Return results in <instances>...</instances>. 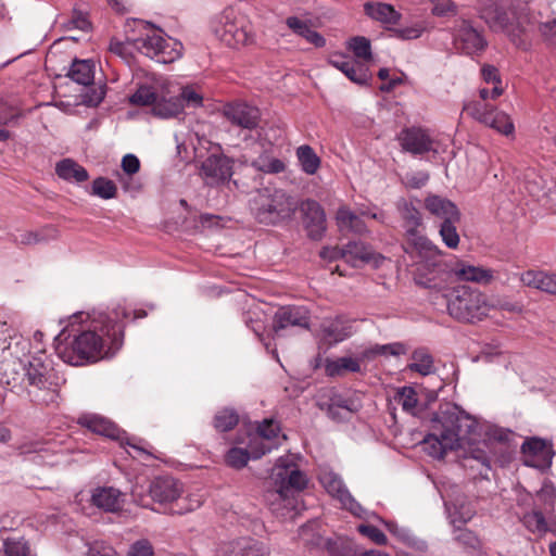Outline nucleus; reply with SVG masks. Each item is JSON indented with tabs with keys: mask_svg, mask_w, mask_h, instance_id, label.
<instances>
[{
	"mask_svg": "<svg viewBox=\"0 0 556 556\" xmlns=\"http://www.w3.org/2000/svg\"><path fill=\"white\" fill-rule=\"evenodd\" d=\"M143 311H130L118 304L110 315L104 312H78L70 317L59 337H73L71 343H58L55 351L66 364L84 366L113 356L123 345L124 319L142 318Z\"/></svg>",
	"mask_w": 556,
	"mask_h": 556,
	"instance_id": "1",
	"label": "nucleus"
},
{
	"mask_svg": "<svg viewBox=\"0 0 556 556\" xmlns=\"http://www.w3.org/2000/svg\"><path fill=\"white\" fill-rule=\"evenodd\" d=\"M507 432L496 426L480 422L475 417L456 408L437 414L430 432L422 441L425 452L433 458H443L447 451L463 450L465 456L489 466L492 441H504Z\"/></svg>",
	"mask_w": 556,
	"mask_h": 556,
	"instance_id": "2",
	"label": "nucleus"
},
{
	"mask_svg": "<svg viewBox=\"0 0 556 556\" xmlns=\"http://www.w3.org/2000/svg\"><path fill=\"white\" fill-rule=\"evenodd\" d=\"M172 85L165 80H156L151 85H140L130 96L132 105L150 106L151 113L160 118H172L182 113L185 108H201L203 96L192 86L180 88L178 96L170 90Z\"/></svg>",
	"mask_w": 556,
	"mask_h": 556,
	"instance_id": "3",
	"label": "nucleus"
},
{
	"mask_svg": "<svg viewBox=\"0 0 556 556\" xmlns=\"http://www.w3.org/2000/svg\"><path fill=\"white\" fill-rule=\"evenodd\" d=\"M397 208L405 222L406 252L414 260L415 279L418 283L428 286L432 280L429 276L441 263L442 252L427 237L416 231L421 223V215L412 203L403 200L399 203Z\"/></svg>",
	"mask_w": 556,
	"mask_h": 556,
	"instance_id": "4",
	"label": "nucleus"
},
{
	"mask_svg": "<svg viewBox=\"0 0 556 556\" xmlns=\"http://www.w3.org/2000/svg\"><path fill=\"white\" fill-rule=\"evenodd\" d=\"M276 490L266 495L270 509L282 518H292L296 508L294 492L304 490L307 485L306 476L298 469L292 456H283L277 460L273 471Z\"/></svg>",
	"mask_w": 556,
	"mask_h": 556,
	"instance_id": "5",
	"label": "nucleus"
},
{
	"mask_svg": "<svg viewBox=\"0 0 556 556\" xmlns=\"http://www.w3.org/2000/svg\"><path fill=\"white\" fill-rule=\"evenodd\" d=\"M481 18L495 31H504L516 43L532 28L527 5L521 0L490 1L481 9Z\"/></svg>",
	"mask_w": 556,
	"mask_h": 556,
	"instance_id": "6",
	"label": "nucleus"
},
{
	"mask_svg": "<svg viewBox=\"0 0 556 556\" xmlns=\"http://www.w3.org/2000/svg\"><path fill=\"white\" fill-rule=\"evenodd\" d=\"M25 388L28 395L38 404H58L60 397L59 378L53 369L40 356L24 361Z\"/></svg>",
	"mask_w": 556,
	"mask_h": 556,
	"instance_id": "7",
	"label": "nucleus"
},
{
	"mask_svg": "<svg viewBox=\"0 0 556 556\" xmlns=\"http://www.w3.org/2000/svg\"><path fill=\"white\" fill-rule=\"evenodd\" d=\"M250 210L255 219L265 225H276L291 216L295 203L285 190L265 187L251 197Z\"/></svg>",
	"mask_w": 556,
	"mask_h": 556,
	"instance_id": "8",
	"label": "nucleus"
},
{
	"mask_svg": "<svg viewBox=\"0 0 556 556\" xmlns=\"http://www.w3.org/2000/svg\"><path fill=\"white\" fill-rule=\"evenodd\" d=\"M135 24L144 33L132 39L134 49L164 64L172 63L181 56V42L168 37L162 29L154 28L147 22L135 21Z\"/></svg>",
	"mask_w": 556,
	"mask_h": 556,
	"instance_id": "9",
	"label": "nucleus"
},
{
	"mask_svg": "<svg viewBox=\"0 0 556 556\" xmlns=\"http://www.w3.org/2000/svg\"><path fill=\"white\" fill-rule=\"evenodd\" d=\"M447 312L459 321L481 320L489 312L485 295L478 289L458 286L446 294Z\"/></svg>",
	"mask_w": 556,
	"mask_h": 556,
	"instance_id": "10",
	"label": "nucleus"
},
{
	"mask_svg": "<svg viewBox=\"0 0 556 556\" xmlns=\"http://www.w3.org/2000/svg\"><path fill=\"white\" fill-rule=\"evenodd\" d=\"M17 451L37 465L56 466L65 462V452H70L71 446L65 435H49L24 442L18 445Z\"/></svg>",
	"mask_w": 556,
	"mask_h": 556,
	"instance_id": "11",
	"label": "nucleus"
},
{
	"mask_svg": "<svg viewBox=\"0 0 556 556\" xmlns=\"http://www.w3.org/2000/svg\"><path fill=\"white\" fill-rule=\"evenodd\" d=\"M213 31L230 48H238L253 41L251 26L243 18H238L232 10H225L214 21Z\"/></svg>",
	"mask_w": 556,
	"mask_h": 556,
	"instance_id": "12",
	"label": "nucleus"
},
{
	"mask_svg": "<svg viewBox=\"0 0 556 556\" xmlns=\"http://www.w3.org/2000/svg\"><path fill=\"white\" fill-rule=\"evenodd\" d=\"M464 111L479 123L502 135L510 136L515 132V126L510 116L489 104L472 101L464 105Z\"/></svg>",
	"mask_w": 556,
	"mask_h": 556,
	"instance_id": "13",
	"label": "nucleus"
},
{
	"mask_svg": "<svg viewBox=\"0 0 556 556\" xmlns=\"http://www.w3.org/2000/svg\"><path fill=\"white\" fill-rule=\"evenodd\" d=\"M78 424L97 434L117 440L122 445H128L138 454H144L148 456L150 455L149 452H147L142 446L135 442V439L130 440L126 438L124 431H122L114 422L103 416L97 414H85L79 417Z\"/></svg>",
	"mask_w": 556,
	"mask_h": 556,
	"instance_id": "14",
	"label": "nucleus"
},
{
	"mask_svg": "<svg viewBox=\"0 0 556 556\" xmlns=\"http://www.w3.org/2000/svg\"><path fill=\"white\" fill-rule=\"evenodd\" d=\"M319 481L327 493L337 498L344 509L362 519L369 517V514L355 501L337 473L324 470L319 473Z\"/></svg>",
	"mask_w": 556,
	"mask_h": 556,
	"instance_id": "15",
	"label": "nucleus"
},
{
	"mask_svg": "<svg viewBox=\"0 0 556 556\" xmlns=\"http://www.w3.org/2000/svg\"><path fill=\"white\" fill-rule=\"evenodd\" d=\"M233 162L225 155L212 154L201 165V175L204 182L211 187L229 184L233 175Z\"/></svg>",
	"mask_w": 556,
	"mask_h": 556,
	"instance_id": "16",
	"label": "nucleus"
},
{
	"mask_svg": "<svg viewBox=\"0 0 556 556\" xmlns=\"http://www.w3.org/2000/svg\"><path fill=\"white\" fill-rule=\"evenodd\" d=\"M523 464L540 470L551 467L554 456L552 444L540 438H530L521 445Z\"/></svg>",
	"mask_w": 556,
	"mask_h": 556,
	"instance_id": "17",
	"label": "nucleus"
},
{
	"mask_svg": "<svg viewBox=\"0 0 556 556\" xmlns=\"http://www.w3.org/2000/svg\"><path fill=\"white\" fill-rule=\"evenodd\" d=\"M223 114L232 125L243 130H253L260 123V111L245 102L228 103L223 109Z\"/></svg>",
	"mask_w": 556,
	"mask_h": 556,
	"instance_id": "18",
	"label": "nucleus"
},
{
	"mask_svg": "<svg viewBox=\"0 0 556 556\" xmlns=\"http://www.w3.org/2000/svg\"><path fill=\"white\" fill-rule=\"evenodd\" d=\"M182 492V484L169 476L155 478L149 486V496L151 501L162 506L177 501L181 496Z\"/></svg>",
	"mask_w": 556,
	"mask_h": 556,
	"instance_id": "19",
	"label": "nucleus"
},
{
	"mask_svg": "<svg viewBox=\"0 0 556 556\" xmlns=\"http://www.w3.org/2000/svg\"><path fill=\"white\" fill-rule=\"evenodd\" d=\"M329 64L357 85H367L371 78L369 67L363 61L334 54L329 59Z\"/></svg>",
	"mask_w": 556,
	"mask_h": 556,
	"instance_id": "20",
	"label": "nucleus"
},
{
	"mask_svg": "<svg viewBox=\"0 0 556 556\" xmlns=\"http://www.w3.org/2000/svg\"><path fill=\"white\" fill-rule=\"evenodd\" d=\"M454 41L458 49L466 54H473L482 51L486 41L476 28L471 26L468 21L462 20L456 26V34Z\"/></svg>",
	"mask_w": 556,
	"mask_h": 556,
	"instance_id": "21",
	"label": "nucleus"
},
{
	"mask_svg": "<svg viewBox=\"0 0 556 556\" xmlns=\"http://www.w3.org/2000/svg\"><path fill=\"white\" fill-rule=\"evenodd\" d=\"M303 224L308 237L319 240L326 231V214L321 205L314 200H306L302 203Z\"/></svg>",
	"mask_w": 556,
	"mask_h": 556,
	"instance_id": "22",
	"label": "nucleus"
},
{
	"mask_svg": "<svg viewBox=\"0 0 556 556\" xmlns=\"http://www.w3.org/2000/svg\"><path fill=\"white\" fill-rule=\"evenodd\" d=\"M308 324V314L304 307L283 306L280 307L274 315L273 331L276 336H278L280 330H283L288 327L298 326L307 328Z\"/></svg>",
	"mask_w": 556,
	"mask_h": 556,
	"instance_id": "23",
	"label": "nucleus"
},
{
	"mask_svg": "<svg viewBox=\"0 0 556 556\" xmlns=\"http://www.w3.org/2000/svg\"><path fill=\"white\" fill-rule=\"evenodd\" d=\"M91 504L106 513L122 510L125 494L114 486H98L91 491Z\"/></svg>",
	"mask_w": 556,
	"mask_h": 556,
	"instance_id": "24",
	"label": "nucleus"
},
{
	"mask_svg": "<svg viewBox=\"0 0 556 556\" xmlns=\"http://www.w3.org/2000/svg\"><path fill=\"white\" fill-rule=\"evenodd\" d=\"M403 150L412 154H422L430 151H435L433 140L421 128H407L404 129L399 137Z\"/></svg>",
	"mask_w": 556,
	"mask_h": 556,
	"instance_id": "25",
	"label": "nucleus"
},
{
	"mask_svg": "<svg viewBox=\"0 0 556 556\" xmlns=\"http://www.w3.org/2000/svg\"><path fill=\"white\" fill-rule=\"evenodd\" d=\"M320 337L329 343H339L353 333V327L351 323L343 316H337L333 318H325L320 324Z\"/></svg>",
	"mask_w": 556,
	"mask_h": 556,
	"instance_id": "26",
	"label": "nucleus"
},
{
	"mask_svg": "<svg viewBox=\"0 0 556 556\" xmlns=\"http://www.w3.org/2000/svg\"><path fill=\"white\" fill-rule=\"evenodd\" d=\"M223 553L224 556H270L269 547L252 538H241L229 542Z\"/></svg>",
	"mask_w": 556,
	"mask_h": 556,
	"instance_id": "27",
	"label": "nucleus"
},
{
	"mask_svg": "<svg viewBox=\"0 0 556 556\" xmlns=\"http://www.w3.org/2000/svg\"><path fill=\"white\" fill-rule=\"evenodd\" d=\"M286 25L293 34L304 38L316 48H323L326 39L314 29L312 21L303 16H289L286 18Z\"/></svg>",
	"mask_w": 556,
	"mask_h": 556,
	"instance_id": "28",
	"label": "nucleus"
},
{
	"mask_svg": "<svg viewBox=\"0 0 556 556\" xmlns=\"http://www.w3.org/2000/svg\"><path fill=\"white\" fill-rule=\"evenodd\" d=\"M271 451V445H264L258 448L251 439H249L248 448L232 447L226 454V463L228 466L241 469L247 466L250 458H260L264 454Z\"/></svg>",
	"mask_w": 556,
	"mask_h": 556,
	"instance_id": "29",
	"label": "nucleus"
},
{
	"mask_svg": "<svg viewBox=\"0 0 556 556\" xmlns=\"http://www.w3.org/2000/svg\"><path fill=\"white\" fill-rule=\"evenodd\" d=\"M426 208L442 222L459 220L460 214L456 205L448 199L439 195H429L425 200Z\"/></svg>",
	"mask_w": 556,
	"mask_h": 556,
	"instance_id": "30",
	"label": "nucleus"
},
{
	"mask_svg": "<svg viewBox=\"0 0 556 556\" xmlns=\"http://www.w3.org/2000/svg\"><path fill=\"white\" fill-rule=\"evenodd\" d=\"M364 9L370 18L383 24L388 29L401 20V13L389 3L368 2L364 5Z\"/></svg>",
	"mask_w": 556,
	"mask_h": 556,
	"instance_id": "31",
	"label": "nucleus"
},
{
	"mask_svg": "<svg viewBox=\"0 0 556 556\" xmlns=\"http://www.w3.org/2000/svg\"><path fill=\"white\" fill-rule=\"evenodd\" d=\"M451 274L459 281H472L478 283H486L493 278L492 270L465 262H457L455 266L451 268Z\"/></svg>",
	"mask_w": 556,
	"mask_h": 556,
	"instance_id": "32",
	"label": "nucleus"
},
{
	"mask_svg": "<svg viewBox=\"0 0 556 556\" xmlns=\"http://www.w3.org/2000/svg\"><path fill=\"white\" fill-rule=\"evenodd\" d=\"M279 433L280 427L278 422L273 419H266L258 425L255 433L250 434L249 437L258 448H263L264 445H271L273 450L279 443Z\"/></svg>",
	"mask_w": 556,
	"mask_h": 556,
	"instance_id": "33",
	"label": "nucleus"
},
{
	"mask_svg": "<svg viewBox=\"0 0 556 556\" xmlns=\"http://www.w3.org/2000/svg\"><path fill=\"white\" fill-rule=\"evenodd\" d=\"M520 280L527 287L556 294V274L528 270L521 275Z\"/></svg>",
	"mask_w": 556,
	"mask_h": 556,
	"instance_id": "34",
	"label": "nucleus"
},
{
	"mask_svg": "<svg viewBox=\"0 0 556 556\" xmlns=\"http://www.w3.org/2000/svg\"><path fill=\"white\" fill-rule=\"evenodd\" d=\"M324 367L327 376L341 377L346 372H358L361 370V363L358 358L342 356L338 358H327Z\"/></svg>",
	"mask_w": 556,
	"mask_h": 556,
	"instance_id": "35",
	"label": "nucleus"
},
{
	"mask_svg": "<svg viewBox=\"0 0 556 556\" xmlns=\"http://www.w3.org/2000/svg\"><path fill=\"white\" fill-rule=\"evenodd\" d=\"M56 175L70 182H84L89 178L88 172L72 159H63L55 164Z\"/></svg>",
	"mask_w": 556,
	"mask_h": 556,
	"instance_id": "36",
	"label": "nucleus"
},
{
	"mask_svg": "<svg viewBox=\"0 0 556 556\" xmlns=\"http://www.w3.org/2000/svg\"><path fill=\"white\" fill-rule=\"evenodd\" d=\"M336 222L341 231H349L358 235L367 231V227L362 217L352 212L348 206H341L338 208Z\"/></svg>",
	"mask_w": 556,
	"mask_h": 556,
	"instance_id": "37",
	"label": "nucleus"
},
{
	"mask_svg": "<svg viewBox=\"0 0 556 556\" xmlns=\"http://www.w3.org/2000/svg\"><path fill=\"white\" fill-rule=\"evenodd\" d=\"M343 261L353 267H358L374 258L371 249L363 242L352 241L343 247Z\"/></svg>",
	"mask_w": 556,
	"mask_h": 556,
	"instance_id": "38",
	"label": "nucleus"
},
{
	"mask_svg": "<svg viewBox=\"0 0 556 556\" xmlns=\"http://www.w3.org/2000/svg\"><path fill=\"white\" fill-rule=\"evenodd\" d=\"M24 359H15L5 365L1 376V382L12 392L17 388H25Z\"/></svg>",
	"mask_w": 556,
	"mask_h": 556,
	"instance_id": "39",
	"label": "nucleus"
},
{
	"mask_svg": "<svg viewBox=\"0 0 556 556\" xmlns=\"http://www.w3.org/2000/svg\"><path fill=\"white\" fill-rule=\"evenodd\" d=\"M523 527L531 533L543 536L551 531L549 525L542 510L534 508L520 517Z\"/></svg>",
	"mask_w": 556,
	"mask_h": 556,
	"instance_id": "40",
	"label": "nucleus"
},
{
	"mask_svg": "<svg viewBox=\"0 0 556 556\" xmlns=\"http://www.w3.org/2000/svg\"><path fill=\"white\" fill-rule=\"evenodd\" d=\"M67 76L79 85L88 86L94 79V64L89 60H75Z\"/></svg>",
	"mask_w": 556,
	"mask_h": 556,
	"instance_id": "41",
	"label": "nucleus"
},
{
	"mask_svg": "<svg viewBox=\"0 0 556 556\" xmlns=\"http://www.w3.org/2000/svg\"><path fill=\"white\" fill-rule=\"evenodd\" d=\"M295 155L303 173L307 175H315L317 173L321 161L311 146H300L295 151Z\"/></svg>",
	"mask_w": 556,
	"mask_h": 556,
	"instance_id": "42",
	"label": "nucleus"
},
{
	"mask_svg": "<svg viewBox=\"0 0 556 556\" xmlns=\"http://www.w3.org/2000/svg\"><path fill=\"white\" fill-rule=\"evenodd\" d=\"M407 367L422 376L431 375L435 369L433 357L425 348H419L412 353V362Z\"/></svg>",
	"mask_w": 556,
	"mask_h": 556,
	"instance_id": "43",
	"label": "nucleus"
},
{
	"mask_svg": "<svg viewBox=\"0 0 556 556\" xmlns=\"http://www.w3.org/2000/svg\"><path fill=\"white\" fill-rule=\"evenodd\" d=\"M445 508L454 527L467 523L475 515V509L464 501H457L456 503L445 502Z\"/></svg>",
	"mask_w": 556,
	"mask_h": 556,
	"instance_id": "44",
	"label": "nucleus"
},
{
	"mask_svg": "<svg viewBox=\"0 0 556 556\" xmlns=\"http://www.w3.org/2000/svg\"><path fill=\"white\" fill-rule=\"evenodd\" d=\"M251 165L255 169L266 174H279L286 168L285 162L278 157H275L268 150H265L257 157H255Z\"/></svg>",
	"mask_w": 556,
	"mask_h": 556,
	"instance_id": "45",
	"label": "nucleus"
},
{
	"mask_svg": "<svg viewBox=\"0 0 556 556\" xmlns=\"http://www.w3.org/2000/svg\"><path fill=\"white\" fill-rule=\"evenodd\" d=\"M326 549L330 556H357L355 543L348 538L329 539L326 542Z\"/></svg>",
	"mask_w": 556,
	"mask_h": 556,
	"instance_id": "46",
	"label": "nucleus"
},
{
	"mask_svg": "<svg viewBox=\"0 0 556 556\" xmlns=\"http://www.w3.org/2000/svg\"><path fill=\"white\" fill-rule=\"evenodd\" d=\"M394 402L407 414L415 415L418 404L417 392L413 387H402L395 393Z\"/></svg>",
	"mask_w": 556,
	"mask_h": 556,
	"instance_id": "47",
	"label": "nucleus"
},
{
	"mask_svg": "<svg viewBox=\"0 0 556 556\" xmlns=\"http://www.w3.org/2000/svg\"><path fill=\"white\" fill-rule=\"evenodd\" d=\"M2 556H35L24 538H8L3 541Z\"/></svg>",
	"mask_w": 556,
	"mask_h": 556,
	"instance_id": "48",
	"label": "nucleus"
},
{
	"mask_svg": "<svg viewBox=\"0 0 556 556\" xmlns=\"http://www.w3.org/2000/svg\"><path fill=\"white\" fill-rule=\"evenodd\" d=\"M53 228H45L39 231H25L14 238V242L22 245H33L46 242L55 237Z\"/></svg>",
	"mask_w": 556,
	"mask_h": 556,
	"instance_id": "49",
	"label": "nucleus"
},
{
	"mask_svg": "<svg viewBox=\"0 0 556 556\" xmlns=\"http://www.w3.org/2000/svg\"><path fill=\"white\" fill-rule=\"evenodd\" d=\"M244 323L247 327L251 328L252 331L262 340L263 332L265 330L266 316L260 308H253L244 314Z\"/></svg>",
	"mask_w": 556,
	"mask_h": 556,
	"instance_id": "50",
	"label": "nucleus"
},
{
	"mask_svg": "<svg viewBox=\"0 0 556 556\" xmlns=\"http://www.w3.org/2000/svg\"><path fill=\"white\" fill-rule=\"evenodd\" d=\"M454 540L464 548L477 551L481 547L479 538L471 530L460 526L454 527Z\"/></svg>",
	"mask_w": 556,
	"mask_h": 556,
	"instance_id": "51",
	"label": "nucleus"
},
{
	"mask_svg": "<svg viewBox=\"0 0 556 556\" xmlns=\"http://www.w3.org/2000/svg\"><path fill=\"white\" fill-rule=\"evenodd\" d=\"M348 47L358 61L366 63L371 59L370 41L367 38L362 36L353 37L349 40Z\"/></svg>",
	"mask_w": 556,
	"mask_h": 556,
	"instance_id": "52",
	"label": "nucleus"
},
{
	"mask_svg": "<svg viewBox=\"0 0 556 556\" xmlns=\"http://www.w3.org/2000/svg\"><path fill=\"white\" fill-rule=\"evenodd\" d=\"M459 220H446V222H442L441 226H440V230H439V233H440V237L443 241V243L448 248V249H456L459 244V235L457 232V229H456V223H458Z\"/></svg>",
	"mask_w": 556,
	"mask_h": 556,
	"instance_id": "53",
	"label": "nucleus"
},
{
	"mask_svg": "<svg viewBox=\"0 0 556 556\" xmlns=\"http://www.w3.org/2000/svg\"><path fill=\"white\" fill-rule=\"evenodd\" d=\"M407 351L405 344L401 342H393L388 344H376L375 346L370 348L365 352V355L367 357L369 356H377V355H383V356H400L405 354Z\"/></svg>",
	"mask_w": 556,
	"mask_h": 556,
	"instance_id": "54",
	"label": "nucleus"
},
{
	"mask_svg": "<svg viewBox=\"0 0 556 556\" xmlns=\"http://www.w3.org/2000/svg\"><path fill=\"white\" fill-rule=\"evenodd\" d=\"M556 498V489L549 480H544L541 489L536 492L539 506L545 510L553 509Z\"/></svg>",
	"mask_w": 556,
	"mask_h": 556,
	"instance_id": "55",
	"label": "nucleus"
},
{
	"mask_svg": "<svg viewBox=\"0 0 556 556\" xmlns=\"http://www.w3.org/2000/svg\"><path fill=\"white\" fill-rule=\"evenodd\" d=\"M239 417L232 409H223L214 417V427L218 431H228L238 424Z\"/></svg>",
	"mask_w": 556,
	"mask_h": 556,
	"instance_id": "56",
	"label": "nucleus"
},
{
	"mask_svg": "<svg viewBox=\"0 0 556 556\" xmlns=\"http://www.w3.org/2000/svg\"><path fill=\"white\" fill-rule=\"evenodd\" d=\"M92 194L105 200L112 199L116 195V186L112 180L99 177L92 182Z\"/></svg>",
	"mask_w": 556,
	"mask_h": 556,
	"instance_id": "57",
	"label": "nucleus"
},
{
	"mask_svg": "<svg viewBox=\"0 0 556 556\" xmlns=\"http://www.w3.org/2000/svg\"><path fill=\"white\" fill-rule=\"evenodd\" d=\"M341 409L342 414L339 416L340 421L350 418L354 410V403L350 400L345 399H332L331 404L329 405L328 413L331 418H337V410Z\"/></svg>",
	"mask_w": 556,
	"mask_h": 556,
	"instance_id": "58",
	"label": "nucleus"
},
{
	"mask_svg": "<svg viewBox=\"0 0 556 556\" xmlns=\"http://www.w3.org/2000/svg\"><path fill=\"white\" fill-rule=\"evenodd\" d=\"M154 549L151 542L147 539H140L134 542L128 549V556H153Z\"/></svg>",
	"mask_w": 556,
	"mask_h": 556,
	"instance_id": "59",
	"label": "nucleus"
},
{
	"mask_svg": "<svg viewBox=\"0 0 556 556\" xmlns=\"http://www.w3.org/2000/svg\"><path fill=\"white\" fill-rule=\"evenodd\" d=\"M68 29H80L84 31L89 30L90 22L88 15L79 10H74L71 20L67 22Z\"/></svg>",
	"mask_w": 556,
	"mask_h": 556,
	"instance_id": "60",
	"label": "nucleus"
},
{
	"mask_svg": "<svg viewBox=\"0 0 556 556\" xmlns=\"http://www.w3.org/2000/svg\"><path fill=\"white\" fill-rule=\"evenodd\" d=\"M357 530L359 531V533L369 538L376 544H379V545L387 544L388 539H387L386 534L375 526L359 525Z\"/></svg>",
	"mask_w": 556,
	"mask_h": 556,
	"instance_id": "61",
	"label": "nucleus"
},
{
	"mask_svg": "<svg viewBox=\"0 0 556 556\" xmlns=\"http://www.w3.org/2000/svg\"><path fill=\"white\" fill-rule=\"evenodd\" d=\"M424 28L420 25H413L393 29L394 37L403 40L417 39L421 36Z\"/></svg>",
	"mask_w": 556,
	"mask_h": 556,
	"instance_id": "62",
	"label": "nucleus"
},
{
	"mask_svg": "<svg viewBox=\"0 0 556 556\" xmlns=\"http://www.w3.org/2000/svg\"><path fill=\"white\" fill-rule=\"evenodd\" d=\"M539 30L548 45L556 47V20L541 23Z\"/></svg>",
	"mask_w": 556,
	"mask_h": 556,
	"instance_id": "63",
	"label": "nucleus"
},
{
	"mask_svg": "<svg viewBox=\"0 0 556 556\" xmlns=\"http://www.w3.org/2000/svg\"><path fill=\"white\" fill-rule=\"evenodd\" d=\"M88 556H117L115 549L102 542H94L88 552Z\"/></svg>",
	"mask_w": 556,
	"mask_h": 556,
	"instance_id": "64",
	"label": "nucleus"
}]
</instances>
